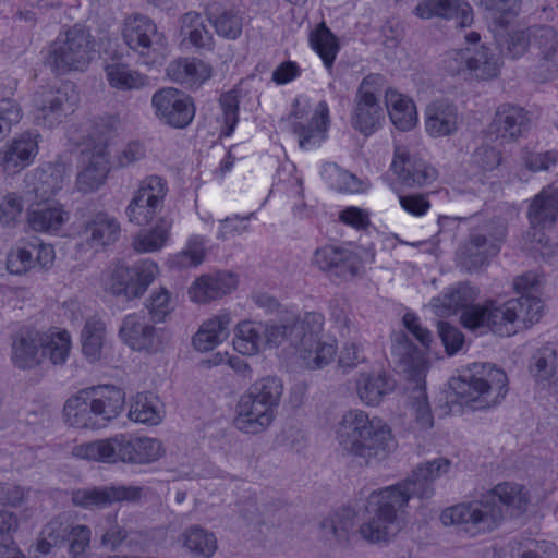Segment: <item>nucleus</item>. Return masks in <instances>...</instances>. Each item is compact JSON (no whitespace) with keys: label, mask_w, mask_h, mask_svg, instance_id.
Listing matches in <instances>:
<instances>
[{"label":"nucleus","mask_w":558,"mask_h":558,"mask_svg":"<svg viewBox=\"0 0 558 558\" xmlns=\"http://www.w3.org/2000/svg\"><path fill=\"white\" fill-rule=\"evenodd\" d=\"M265 330L262 323H240L233 338L234 350L242 355H255L265 345Z\"/></svg>","instance_id":"obj_41"},{"label":"nucleus","mask_w":558,"mask_h":558,"mask_svg":"<svg viewBox=\"0 0 558 558\" xmlns=\"http://www.w3.org/2000/svg\"><path fill=\"white\" fill-rule=\"evenodd\" d=\"M437 328L447 354H456L464 343V336L462 331L446 322H438Z\"/></svg>","instance_id":"obj_64"},{"label":"nucleus","mask_w":558,"mask_h":558,"mask_svg":"<svg viewBox=\"0 0 558 558\" xmlns=\"http://www.w3.org/2000/svg\"><path fill=\"white\" fill-rule=\"evenodd\" d=\"M23 117L21 106L13 99L0 100V136L7 135Z\"/></svg>","instance_id":"obj_63"},{"label":"nucleus","mask_w":558,"mask_h":558,"mask_svg":"<svg viewBox=\"0 0 558 558\" xmlns=\"http://www.w3.org/2000/svg\"><path fill=\"white\" fill-rule=\"evenodd\" d=\"M451 461L437 458L420 464L404 481L373 492L368 498V521L360 526L362 537L372 543L388 541L399 531L398 513L411 497L429 499L434 496V482L447 474Z\"/></svg>","instance_id":"obj_1"},{"label":"nucleus","mask_w":558,"mask_h":558,"mask_svg":"<svg viewBox=\"0 0 558 558\" xmlns=\"http://www.w3.org/2000/svg\"><path fill=\"white\" fill-rule=\"evenodd\" d=\"M165 73L169 81L197 89L211 80L214 66L196 57H177L167 64Z\"/></svg>","instance_id":"obj_23"},{"label":"nucleus","mask_w":558,"mask_h":558,"mask_svg":"<svg viewBox=\"0 0 558 558\" xmlns=\"http://www.w3.org/2000/svg\"><path fill=\"white\" fill-rule=\"evenodd\" d=\"M35 102L38 107L36 121L46 129L59 126L76 109V97L74 93H68V87L57 92L45 90L36 97Z\"/></svg>","instance_id":"obj_20"},{"label":"nucleus","mask_w":558,"mask_h":558,"mask_svg":"<svg viewBox=\"0 0 558 558\" xmlns=\"http://www.w3.org/2000/svg\"><path fill=\"white\" fill-rule=\"evenodd\" d=\"M231 316L227 312L219 313L204 322L193 336L192 343L198 352H208L222 343L230 333Z\"/></svg>","instance_id":"obj_36"},{"label":"nucleus","mask_w":558,"mask_h":558,"mask_svg":"<svg viewBox=\"0 0 558 558\" xmlns=\"http://www.w3.org/2000/svg\"><path fill=\"white\" fill-rule=\"evenodd\" d=\"M216 34L227 40H236L243 31V17L232 11L226 10L211 20Z\"/></svg>","instance_id":"obj_55"},{"label":"nucleus","mask_w":558,"mask_h":558,"mask_svg":"<svg viewBox=\"0 0 558 558\" xmlns=\"http://www.w3.org/2000/svg\"><path fill=\"white\" fill-rule=\"evenodd\" d=\"M92 41L90 34L81 26H74L61 34L46 50V62L59 72L84 71L96 56L102 57L101 43Z\"/></svg>","instance_id":"obj_10"},{"label":"nucleus","mask_w":558,"mask_h":558,"mask_svg":"<svg viewBox=\"0 0 558 558\" xmlns=\"http://www.w3.org/2000/svg\"><path fill=\"white\" fill-rule=\"evenodd\" d=\"M88 239L94 245H108L118 240L120 234L119 222L105 213L94 214L85 223Z\"/></svg>","instance_id":"obj_43"},{"label":"nucleus","mask_w":558,"mask_h":558,"mask_svg":"<svg viewBox=\"0 0 558 558\" xmlns=\"http://www.w3.org/2000/svg\"><path fill=\"white\" fill-rule=\"evenodd\" d=\"M106 335L105 324L100 320L89 319L86 322L82 335V352L90 362H96L101 356Z\"/></svg>","instance_id":"obj_50"},{"label":"nucleus","mask_w":558,"mask_h":558,"mask_svg":"<svg viewBox=\"0 0 558 558\" xmlns=\"http://www.w3.org/2000/svg\"><path fill=\"white\" fill-rule=\"evenodd\" d=\"M444 69L452 75H462L475 81H489L501 70V59L490 48L481 43L476 32L464 36V46L450 50L442 60Z\"/></svg>","instance_id":"obj_9"},{"label":"nucleus","mask_w":558,"mask_h":558,"mask_svg":"<svg viewBox=\"0 0 558 558\" xmlns=\"http://www.w3.org/2000/svg\"><path fill=\"white\" fill-rule=\"evenodd\" d=\"M142 496V487L111 485L104 487L82 488L72 493V502L82 508H104L113 502L137 501Z\"/></svg>","instance_id":"obj_21"},{"label":"nucleus","mask_w":558,"mask_h":558,"mask_svg":"<svg viewBox=\"0 0 558 558\" xmlns=\"http://www.w3.org/2000/svg\"><path fill=\"white\" fill-rule=\"evenodd\" d=\"M477 295L478 291L475 287L469 282H458L448 287L440 295L433 298L429 306L438 316H450L460 310L463 314L476 305L474 301Z\"/></svg>","instance_id":"obj_27"},{"label":"nucleus","mask_w":558,"mask_h":558,"mask_svg":"<svg viewBox=\"0 0 558 558\" xmlns=\"http://www.w3.org/2000/svg\"><path fill=\"white\" fill-rule=\"evenodd\" d=\"M179 25L182 43L194 48H205L211 43L213 36L201 13L196 11L184 13L179 20Z\"/></svg>","instance_id":"obj_40"},{"label":"nucleus","mask_w":558,"mask_h":558,"mask_svg":"<svg viewBox=\"0 0 558 558\" xmlns=\"http://www.w3.org/2000/svg\"><path fill=\"white\" fill-rule=\"evenodd\" d=\"M385 106L392 125L400 131H411L418 122V112L414 100L397 90L388 88L385 92Z\"/></svg>","instance_id":"obj_30"},{"label":"nucleus","mask_w":558,"mask_h":558,"mask_svg":"<svg viewBox=\"0 0 558 558\" xmlns=\"http://www.w3.org/2000/svg\"><path fill=\"white\" fill-rule=\"evenodd\" d=\"M102 58L106 59L105 75L110 87L118 90L138 89L146 84V77L128 64L119 61L120 52L116 39L107 37L101 43Z\"/></svg>","instance_id":"obj_19"},{"label":"nucleus","mask_w":558,"mask_h":558,"mask_svg":"<svg viewBox=\"0 0 558 558\" xmlns=\"http://www.w3.org/2000/svg\"><path fill=\"white\" fill-rule=\"evenodd\" d=\"M274 417V411L245 393L236 404L234 426L242 433L256 435L267 429Z\"/></svg>","instance_id":"obj_26"},{"label":"nucleus","mask_w":558,"mask_h":558,"mask_svg":"<svg viewBox=\"0 0 558 558\" xmlns=\"http://www.w3.org/2000/svg\"><path fill=\"white\" fill-rule=\"evenodd\" d=\"M310 46L319 56L324 65L331 69L340 46L337 36L324 23L311 32Z\"/></svg>","instance_id":"obj_45"},{"label":"nucleus","mask_w":558,"mask_h":558,"mask_svg":"<svg viewBox=\"0 0 558 558\" xmlns=\"http://www.w3.org/2000/svg\"><path fill=\"white\" fill-rule=\"evenodd\" d=\"M171 222L166 219H159L157 225L142 234L134 241V248L137 252H155L160 250L169 235Z\"/></svg>","instance_id":"obj_52"},{"label":"nucleus","mask_w":558,"mask_h":558,"mask_svg":"<svg viewBox=\"0 0 558 558\" xmlns=\"http://www.w3.org/2000/svg\"><path fill=\"white\" fill-rule=\"evenodd\" d=\"M182 539L184 547L195 558H210L218 548L215 534L198 525L187 527Z\"/></svg>","instance_id":"obj_42"},{"label":"nucleus","mask_w":558,"mask_h":558,"mask_svg":"<svg viewBox=\"0 0 558 558\" xmlns=\"http://www.w3.org/2000/svg\"><path fill=\"white\" fill-rule=\"evenodd\" d=\"M44 342L45 356L48 354L54 365H63L71 348L70 333L66 330L47 333V339Z\"/></svg>","instance_id":"obj_57"},{"label":"nucleus","mask_w":558,"mask_h":558,"mask_svg":"<svg viewBox=\"0 0 558 558\" xmlns=\"http://www.w3.org/2000/svg\"><path fill=\"white\" fill-rule=\"evenodd\" d=\"M105 146L109 165L117 167H128L146 155L142 142H107Z\"/></svg>","instance_id":"obj_48"},{"label":"nucleus","mask_w":558,"mask_h":558,"mask_svg":"<svg viewBox=\"0 0 558 558\" xmlns=\"http://www.w3.org/2000/svg\"><path fill=\"white\" fill-rule=\"evenodd\" d=\"M121 33L124 43L145 65L155 69L162 64L167 56L166 37L149 16L141 13L126 16Z\"/></svg>","instance_id":"obj_11"},{"label":"nucleus","mask_w":558,"mask_h":558,"mask_svg":"<svg viewBox=\"0 0 558 558\" xmlns=\"http://www.w3.org/2000/svg\"><path fill=\"white\" fill-rule=\"evenodd\" d=\"M324 320L323 314L308 312L303 317H289L280 324H264L265 345L288 343L298 351L306 367L323 368L336 353L332 344L320 341Z\"/></svg>","instance_id":"obj_3"},{"label":"nucleus","mask_w":558,"mask_h":558,"mask_svg":"<svg viewBox=\"0 0 558 558\" xmlns=\"http://www.w3.org/2000/svg\"><path fill=\"white\" fill-rule=\"evenodd\" d=\"M7 268L11 274L22 275L35 268L31 243L9 253Z\"/></svg>","instance_id":"obj_62"},{"label":"nucleus","mask_w":558,"mask_h":558,"mask_svg":"<svg viewBox=\"0 0 558 558\" xmlns=\"http://www.w3.org/2000/svg\"><path fill=\"white\" fill-rule=\"evenodd\" d=\"M533 37L543 58L558 66V33L549 27H541L533 32Z\"/></svg>","instance_id":"obj_58"},{"label":"nucleus","mask_w":558,"mask_h":558,"mask_svg":"<svg viewBox=\"0 0 558 558\" xmlns=\"http://www.w3.org/2000/svg\"><path fill=\"white\" fill-rule=\"evenodd\" d=\"M308 101L304 97H298L292 104V111L289 116L290 123L295 128L300 134H307L311 137L323 136L329 125V108L325 101H320L307 126L304 121L307 117Z\"/></svg>","instance_id":"obj_29"},{"label":"nucleus","mask_w":558,"mask_h":558,"mask_svg":"<svg viewBox=\"0 0 558 558\" xmlns=\"http://www.w3.org/2000/svg\"><path fill=\"white\" fill-rule=\"evenodd\" d=\"M558 217V189L544 187L532 201L529 208V219L536 228L554 225Z\"/></svg>","instance_id":"obj_38"},{"label":"nucleus","mask_w":558,"mask_h":558,"mask_svg":"<svg viewBox=\"0 0 558 558\" xmlns=\"http://www.w3.org/2000/svg\"><path fill=\"white\" fill-rule=\"evenodd\" d=\"M129 417L136 423L158 425L162 420L159 399L153 393H137L131 404Z\"/></svg>","instance_id":"obj_46"},{"label":"nucleus","mask_w":558,"mask_h":558,"mask_svg":"<svg viewBox=\"0 0 558 558\" xmlns=\"http://www.w3.org/2000/svg\"><path fill=\"white\" fill-rule=\"evenodd\" d=\"M151 323L145 314H129L120 326V337L135 351L158 352L162 347V330Z\"/></svg>","instance_id":"obj_17"},{"label":"nucleus","mask_w":558,"mask_h":558,"mask_svg":"<svg viewBox=\"0 0 558 558\" xmlns=\"http://www.w3.org/2000/svg\"><path fill=\"white\" fill-rule=\"evenodd\" d=\"M205 257V248L202 239L195 236L187 243V247L173 256L171 263L178 268L196 267Z\"/></svg>","instance_id":"obj_59"},{"label":"nucleus","mask_w":558,"mask_h":558,"mask_svg":"<svg viewBox=\"0 0 558 558\" xmlns=\"http://www.w3.org/2000/svg\"><path fill=\"white\" fill-rule=\"evenodd\" d=\"M155 116L173 128L187 126L194 119L195 106L190 96L174 87H165L151 97Z\"/></svg>","instance_id":"obj_16"},{"label":"nucleus","mask_w":558,"mask_h":558,"mask_svg":"<svg viewBox=\"0 0 558 558\" xmlns=\"http://www.w3.org/2000/svg\"><path fill=\"white\" fill-rule=\"evenodd\" d=\"M360 400L367 405H377L392 391L393 384L385 374H362L356 385Z\"/></svg>","instance_id":"obj_44"},{"label":"nucleus","mask_w":558,"mask_h":558,"mask_svg":"<svg viewBox=\"0 0 558 558\" xmlns=\"http://www.w3.org/2000/svg\"><path fill=\"white\" fill-rule=\"evenodd\" d=\"M313 263L319 269L342 279L356 276L362 265L356 253L338 246H325L316 250Z\"/></svg>","instance_id":"obj_25"},{"label":"nucleus","mask_w":558,"mask_h":558,"mask_svg":"<svg viewBox=\"0 0 558 558\" xmlns=\"http://www.w3.org/2000/svg\"><path fill=\"white\" fill-rule=\"evenodd\" d=\"M167 192V182L159 175L153 174L142 180L125 209L129 221L137 226L150 223L163 208Z\"/></svg>","instance_id":"obj_14"},{"label":"nucleus","mask_w":558,"mask_h":558,"mask_svg":"<svg viewBox=\"0 0 558 558\" xmlns=\"http://www.w3.org/2000/svg\"><path fill=\"white\" fill-rule=\"evenodd\" d=\"M473 3L492 15V23L515 17L519 11L518 0H472Z\"/></svg>","instance_id":"obj_60"},{"label":"nucleus","mask_w":558,"mask_h":558,"mask_svg":"<svg viewBox=\"0 0 558 558\" xmlns=\"http://www.w3.org/2000/svg\"><path fill=\"white\" fill-rule=\"evenodd\" d=\"M323 179L329 186L340 193H362L366 184L355 174L339 168L336 163H326L322 171Z\"/></svg>","instance_id":"obj_47"},{"label":"nucleus","mask_w":558,"mask_h":558,"mask_svg":"<svg viewBox=\"0 0 558 558\" xmlns=\"http://www.w3.org/2000/svg\"><path fill=\"white\" fill-rule=\"evenodd\" d=\"M158 272L157 264L145 259L132 266L119 264L113 269L109 289L114 295L126 300L141 298L153 283Z\"/></svg>","instance_id":"obj_15"},{"label":"nucleus","mask_w":558,"mask_h":558,"mask_svg":"<svg viewBox=\"0 0 558 558\" xmlns=\"http://www.w3.org/2000/svg\"><path fill=\"white\" fill-rule=\"evenodd\" d=\"M460 403L472 410H487L498 405L508 391L506 373L489 363H473L462 369L451 384Z\"/></svg>","instance_id":"obj_8"},{"label":"nucleus","mask_w":558,"mask_h":558,"mask_svg":"<svg viewBox=\"0 0 558 558\" xmlns=\"http://www.w3.org/2000/svg\"><path fill=\"white\" fill-rule=\"evenodd\" d=\"M506 225L500 219L472 229L468 240L459 247L457 256L462 269L476 271L498 254L506 236Z\"/></svg>","instance_id":"obj_12"},{"label":"nucleus","mask_w":558,"mask_h":558,"mask_svg":"<svg viewBox=\"0 0 558 558\" xmlns=\"http://www.w3.org/2000/svg\"><path fill=\"white\" fill-rule=\"evenodd\" d=\"M495 558H558L555 544L547 541L526 538L513 541L505 547L494 549Z\"/></svg>","instance_id":"obj_37"},{"label":"nucleus","mask_w":558,"mask_h":558,"mask_svg":"<svg viewBox=\"0 0 558 558\" xmlns=\"http://www.w3.org/2000/svg\"><path fill=\"white\" fill-rule=\"evenodd\" d=\"M124 402L125 393L118 387H92L68 399L63 411L71 426L96 429L117 417Z\"/></svg>","instance_id":"obj_7"},{"label":"nucleus","mask_w":558,"mask_h":558,"mask_svg":"<svg viewBox=\"0 0 558 558\" xmlns=\"http://www.w3.org/2000/svg\"><path fill=\"white\" fill-rule=\"evenodd\" d=\"M282 392V381L276 376H267L255 381L246 395L275 412L280 403Z\"/></svg>","instance_id":"obj_49"},{"label":"nucleus","mask_w":558,"mask_h":558,"mask_svg":"<svg viewBox=\"0 0 558 558\" xmlns=\"http://www.w3.org/2000/svg\"><path fill=\"white\" fill-rule=\"evenodd\" d=\"M76 457L104 463L147 464L160 459L165 450L160 440L118 434L113 437L74 447Z\"/></svg>","instance_id":"obj_6"},{"label":"nucleus","mask_w":558,"mask_h":558,"mask_svg":"<svg viewBox=\"0 0 558 558\" xmlns=\"http://www.w3.org/2000/svg\"><path fill=\"white\" fill-rule=\"evenodd\" d=\"M392 354L399 359V362L403 365V371H413L416 373L421 369V352L411 342L407 335L400 333L397 336L396 341L392 344Z\"/></svg>","instance_id":"obj_54"},{"label":"nucleus","mask_w":558,"mask_h":558,"mask_svg":"<svg viewBox=\"0 0 558 558\" xmlns=\"http://www.w3.org/2000/svg\"><path fill=\"white\" fill-rule=\"evenodd\" d=\"M322 536L325 542L341 544L349 539L350 531L353 527L352 519L348 515L335 513L332 517L324 519L320 524Z\"/></svg>","instance_id":"obj_51"},{"label":"nucleus","mask_w":558,"mask_h":558,"mask_svg":"<svg viewBox=\"0 0 558 558\" xmlns=\"http://www.w3.org/2000/svg\"><path fill=\"white\" fill-rule=\"evenodd\" d=\"M69 220V213L58 202L45 201L27 210V222L37 232L57 233Z\"/></svg>","instance_id":"obj_31"},{"label":"nucleus","mask_w":558,"mask_h":558,"mask_svg":"<svg viewBox=\"0 0 558 558\" xmlns=\"http://www.w3.org/2000/svg\"><path fill=\"white\" fill-rule=\"evenodd\" d=\"M529 126L526 112L512 105L500 106L490 124V134L500 138H515L524 135Z\"/></svg>","instance_id":"obj_35"},{"label":"nucleus","mask_w":558,"mask_h":558,"mask_svg":"<svg viewBox=\"0 0 558 558\" xmlns=\"http://www.w3.org/2000/svg\"><path fill=\"white\" fill-rule=\"evenodd\" d=\"M495 40L501 48H506L511 58L521 57L529 47L530 31L519 28L514 17L508 16L504 21L496 20L489 25Z\"/></svg>","instance_id":"obj_33"},{"label":"nucleus","mask_w":558,"mask_h":558,"mask_svg":"<svg viewBox=\"0 0 558 558\" xmlns=\"http://www.w3.org/2000/svg\"><path fill=\"white\" fill-rule=\"evenodd\" d=\"M65 174L64 163L49 162L35 169L29 174L28 180L29 184L33 185L36 197L45 202L49 201L51 196L56 195L63 187Z\"/></svg>","instance_id":"obj_34"},{"label":"nucleus","mask_w":558,"mask_h":558,"mask_svg":"<svg viewBox=\"0 0 558 558\" xmlns=\"http://www.w3.org/2000/svg\"><path fill=\"white\" fill-rule=\"evenodd\" d=\"M336 438L343 451L365 463L385 459L395 447L389 426L380 418H369L360 409L349 410L342 415Z\"/></svg>","instance_id":"obj_4"},{"label":"nucleus","mask_w":558,"mask_h":558,"mask_svg":"<svg viewBox=\"0 0 558 558\" xmlns=\"http://www.w3.org/2000/svg\"><path fill=\"white\" fill-rule=\"evenodd\" d=\"M38 154V142H10L0 151L4 171H19L29 166Z\"/></svg>","instance_id":"obj_39"},{"label":"nucleus","mask_w":558,"mask_h":558,"mask_svg":"<svg viewBox=\"0 0 558 558\" xmlns=\"http://www.w3.org/2000/svg\"><path fill=\"white\" fill-rule=\"evenodd\" d=\"M87 146L82 150L83 161L87 166L77 174L76 186L80 192L90 193L98 190L106 181L109 159L106 157L107 142H83Z\"/></svg>","instance_id":"obj_22"},{"label":"nucleus","mask_w":558,"mask_h":558,"mask_svg":"<svg viewBox=\"0 0 558 558\" xmlns=\"http://www.w3.org/2000/svg\"><path fill=\"white\" fill-rule=\"evenodd\" d=\"M522 298L511 299L504 303L487 300L476 304L461 314V324L468 329L488 328L500 337H509L518 332L521 325L529 327L538 322L542 316L541 300Z\"/></svg>","instance_id":"obj_5"},{"label":"nucleus","mask_w":558,"mask_h":558,"mask_svg":"<svg viewBox=\"0 0 558 558\" xmlns=\"http://www.w3.org/2000/svg\"><path fill=\"white\" fill-rule=\"evenodd\" d=\"M238 286L236 276L229 271L203 275L189 289L192 301L207 303L229 294Z\"/></svg>","instance_id":"obj_28"},{"label":"nucleus","mask_w":558,"mask_h":558,"mask_svg":"<svg viewBox=\"0 0 558 558\" xmlns=\"http://www.w3.org/2000/svg\"><path fill=\"white\" fill-rule=\"evenodd\" d=\"M425 128L434 137H447L458 129L457 108L447 100H435L425 111Z\"/></svg>","instance_id":"obj_32"},{"label":"nucleus","mask_w":558,"mask_h":558,"mask_svg":"<svg viewBox=\"0 0 558 558\" xmlns=\"http://www.w3.org/2000/svg\"><path fill=\"white\" fill-rule=\"evenodd\" d=\"M381 89L383 77L377 74L364 77L357 88L352 124L364 136L373 135L383 125Z\"/></svg>","instance_id":"obj_13"},{"label":"nucleus","mask_w":558,"mask_h":558,"mask_svg":"<svg viewBox=\"0 0 558 558\" xmlns=\"http://www.w3.org/2000/svg\"><path fill=\"white\" fill-rule=\"evenodd\" d=\"M558 353L555 348L545 345L532 356L530 371L538 380L549 379L556 372Z\"/></svg>","instance_id":"obj_53"},{"label":"nucleus","mask_w":558,"mask_h":558,"mask_svg":"<svg viewBox=\"0 0 558 558\" xmlns=\"http://www.w3.org/2000/svg\"><path fill=\"white\" fill-rule=\"evenodd\" d=\"M409 401L414 420L420 428H430L434 424V418L427 401L425 387L421 384H416L409 396Z\"/></svg>","instance_id":"obj_56"},{"label":"nucleus","mask_w":558,"mask_h":558,"mask_svg":"<svg viewBox=\"0 0 558 558\" xmlns=\"http://www.w3.org/2000/svg\"><path fill=\"white\" fill-rule=\"evenodd\" d=\"M529 501L522 485L501 483L482 495L478 500L445 509L440 521L446 526L457 525L470 536H476L496 529L502 521L505 511H524Z\"/></svg>","instance_id":"obj_2"},{"label":"nucleus","mask_w":558,"mask_h":558,"mask_svg":"<svg viewBox=\"0 0 558 558\" xmlns=\"http://www.w3.org/2000/svg\"><path fill=\"white\" fill-rule=\"evenodd\" d=\"M47 332L23 328L12 339L11 361L20 369H32L38 366L44 357V345Z\"/></svg>","instance_id":"obj_24"},{"label":"nucleus","mask_w":558,"mask_h":558,"mask_svg":"<svg viewBox=\"0 0 558 558\" xmlns=\"http://www.w3.org/2000/svg\"><path fill=\"white\" fill-rule=\"evenodd\" d=\"M391 170L398 180L408 187H421L437 179V170L420 155L397 146L391 162Z\"/></svg>","instance_id":"obj_18"},{"label":"nucleus","mask_w":558,"mask_h":558,"mask_svg":"<svg viewBox=\"0 0 558 558\" xmlns=\"http://www.w3.org/2000/svg\"><path fill=\"white\" fill-rule=\"evenodd\" d=\"M149 318L153 323H161L171 312L170 293L167 289L160 288L159 291L153 292L146 303Z\"/></svg>","instance_id":"obj_61"}]
</instances>
